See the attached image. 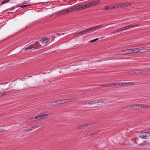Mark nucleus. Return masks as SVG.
Here are the masks:
<instances>
[{"label": "nucleus", "instance_id": "nucleus-1", "mask_svg": "<svg viewBox=\"0 0 150 150\" xmlns=\"http://www.w3.org/2000/svg\"><path fill=\"white\" fill-rule=\"evenodd\" d=\"M48 115L47 114H41L39 115H37L36 116L33 117L31 118H30V120H31L32 121H34L36 119L38 120L41 119H42L45 118L47 117Z\"/></svg>", "mask_w": 150, "mask_h": 150}, {"label": "nucleus", "instance_id": "nucleus-2", "mask_svg": "<svg viewBox=\"0 0 150 150\" xmlns=\"http://www.w3.org/2000/svg\"><path fill=\"white\" fill-rule=\"evenodd\" d=\"M40 43L42 44V47L46 45L48 42H50V38L46 37H43L39 40Z\"/></svg>", "mask_w": 150, "mask_h": 150}, {"label": "nucleus", "instance_id": "nucleus-3", "mask_svg": "<svg viewBox=\"0 0 150 150\" xmlns=\"http://www.w3.org/2000/svg\"><path fill=\"white\" fill-rule=\"evenodd\" d=\"M139 137L143 139H148L150 138V133L142 132L139 134Z\"/></svg>", "mask_w": 150, "mask_h": 150}, {"label": "nucleus", "instance_id": "nucleus-4", "mask_svg": "<svg viewBox=\"0 0 150 150\" xmlns=\"http://www.w3.org/2000/svg\"><path fill=\"white\" fill-rule=\"evenodd\" d=\"M119 52L124 53L123 54H118L120 55H124L128 54H132L131 49H128L126 50H124L122 51H119Z\"/></svg>", "mask_w": 150, "mask_h": 150}, {"label": "nucleus", "instance_id": "nucleus-5", "mask_svg": "<svg viewBox=\"0 0 150 150\" xmlns=\"http://www.w3.org/2000/svg\"><path fill=\"white\" fill-rule=\"evenodd\" d=\"M68 12V11H67V10L64 9L63 10H61L56 13L55 14L56 16H57L67 13Z\"/></svg>", "mask_w": 150, "mask_h": 150}, {"label": "nucleus", "instance_id": "nucleus-6", "mask_svg": "<svg viewBox=\"0 0 150 150\" xmlns=\"http://www.w3.org/2000/svg\"><path fill=\"white\" fill-rule=\"evenodd\" d=\"M33 45V48L34 49H37L42 47L41 44H40L39 42H37L34 44H32Z\"/></svg>", "mask_w": 150, "mask_h": 150}, {"label": "nucleus", "instance_id": "nucleus-7", "mask_svg": "<svg viewBox=\"0 0 150 150\" xmlns=\"http://www.w3.org/2000/svg\"><path fill=\"white\" fill-rule=\"evenodd\" d=\"M145 50V49H144L143 48L142 49V50ZM131 50L132 54L139 52L141 51V49H140V48H136L133 49H131Z\"/></svg>", "mask_w": 150, "mask_h": 150}, {"label": "nucleus", "instance_id": "nucleus-8", "mask_svg": "<svg viewBox=\"0 0 150 150\" xmlns=\"http://www.w3.org/2000/svg\"><path fill=\"white\" fill-rule=\"evenodd\" d=\"M55 103H56V104H52V106L53 105H59L65 103V100L64 99L58 100L57 101H55Z\"/></svg>", "mask_w": 150, "mask_h": 150}, {"label": "nucleus", "instance_id": "nucleus-9", "mask_svg": "<svg viewBox=\"0 0 150 150\" xmlns=\"http://www.w3.org/2000/svg\"><path fill=\"white\" fill-rule=\"evenodd\" d=\"M130 5H131L130 3H122L121 4V5H120L119 6H118V4L117 5V6L116 7L117 8H121L122 7H127L129 6H130Z\"/></svg>", "mask_w": 150, "mask_h": 150}, {"label": "nucleus", "instance_id": "nucleus-10", "mask_svg": "<svg viewBox=\"0 0 150 150\" xmlns=\"http://www.w3.org/2000/svg\"><path fill=\"white\" fill-rule=\"evenodd\" d=\"M92 30V29L91 28L88 29L86 30H84L80 31V33H81V35H83L84 34H86V33L87 32H89L90 31Z\"/></svg>", "mask_w": 150, "mask_h": 150}, {"label": "nucleus", "instance_id": "nucleus-11", "mask_svg": "<svg viewBox=\"0 0 150 150\" xmlns=\"http://www.w3.org/2000/svg\"><path fill=\"white\" fill-rule=\"evenodd\" d=\"M130 106L134 109H136L138 108H141L142 106L141 104H136L132 105Z\"/></svg>", "mask_w": 150, "mask_h": 150}, {"label": "nucleus", "instance_id": "nucleus-12", "mask_svg": "<svg viewBox=\"0 0 150 150\" xmlns=\"http://www.w3.org/2000/svg\"><path fill=\"white\" fill-rule=\"evenodd\" d=\"M103 24H101L98 25H97L94 27H93L91 28L92 29V30H94L99 29L101 28L102 27H103Z\"/></svg>", "mask_w": 150, "mask_h": 150}, {"label": "nucleus", "instance_id": "nucleus-13", "mask_svg": "<svg viewBox=\"0 0 150 150\" xmlns=\"http://www.w3.org/2000/svg\"><path fill=\"white\" fill-rule=\"evenodd\" d=\"M107 102V100L105 99H98V100H97V103H105L106 102Z\"/></svg>", "mask_w": 150, "mask_h": 150}, {"label": "nucleus", "instance_id": "nucleus-14", "mask_svg": "<svg viewBox=\"0 0 150 150\" xmlns=\"http://www.w3.org/2000/svg\"><path fill=\"white\" fill-rule=\"evenodd\" d=\"M100 86H104L105 87H109L112 86V83H108L103 84L100 85Z\"/></svg>", "mask_w": 150, "mask_h": 150}, {"label": "nucleus", "instance_id": "nucleus-15", "mask_svg": "<svg viewBox=\"0 0 150 150\" xmlns=\"http://www.w3.org/2000/svg\"><path fill=\"white\" fill-rule=\"evenodd\" d=\"M64 100H65V103H66L69 102H71L75 101L76 100V98H73L71 99H65Z\"/></svg>", "mask_w": 150, "mask_h": 150}, {"label": "nucleus", "instance_id": "nucleus-16", "mask_svg": "<svg viewBox=\"0 0 150 150\" xmlns=\"http://www.w3.org/2000/svg\"><path fill=\"white\" fill-rule=\"evenodd\" d=\"M9 92L8 91L4 92H1V91H0V97H1L4 95H6L8 94Z\"/></svg>", "mask_w": 150, "mask_h": 150}, {"label": "nucleus", "instance_id": "nucleus-17", "mask_svg": "<svg viewBox=\"0 0 150 150\" xmlns=\"http://www.w3.org/2000/svg\"><path fill=\"white\" fill-rule=\"evenodd\" d=\"M138 71H138V73H140L142 74H144L147 73V71L145 70L141 69Z\"/></svg>", "mask_w": 150, "mask_h": 150}, {"label": "nucleus", "instance_id": "nucleus-18", "mask_svg": "<svg viewBox=\"0 0 150 150\" xmlns=\"http://www.w3.org/2000/svg\"><path fill=\"white\" fill-rule=\"evenodd\" d=\"M32 47H33V45H30L29 46L27 47H25L24 49V50L25 51H27V50H30V49H32V48H33Z\"/></svg>", "mask_w": 150, "mask_h": 150}, {"label": "nucleus", "instance_id": "nucleus-19", "mask_svg": "<svg viewBox=\"0 0 150 150\" xmlns=\"http://www.w3.org/2000/svg\"><path fill=\"white\" fill-rule=\"evenodd\" d=\"M112 7L110 5L105 6V8L103 9L104 11L105 10H110L112 9Z\"/></svg>", "mask_w": 150, "mask_h": 150}, {"label": "nucleus", "instance_id": "nucleus-20", "mask_svg": "<svg viewBox=\"0 0 150 150\" xmlns=\"http://www.w3.org/2000/svg\"><path fill=\"white\" fill-rule=\"evenodd\" d=\"M139 71H131L128 72V74H135L138 73Z\"/></svg>", "mask_w": 150, "mask_h": 150}, {"label": "nucleus", "instance_id": "nucleus-21", "mask_svg": "<svg viewBox=\"0 0 150 150\" xmlns=\"http://www.w3.org/2000/svg\"><path fill=\"white\" fill-rule=\"evenodd\" d=\"M112 86L115 85V86H120L123 85V84L122 83H112Z\"/></svg>", "mask_w": 150, "mask_h": 150}, {"label": "nucleus", "instance_id": "nucleus-22", "mask_svg": "<svg viewBox=\"0 0 150 150\" xmlns=\"http://www.w3.org/2000/svg\"><path fill=\"white\" fill-rule=\"evenodd\" d=\"M78 6L79 8V11L82 10L86 8L84 5H83L82 6L81 5L80 6Z\"/></svg>", "mask_w": 150, "mask_h": 150}, {"label": "nucleus", "instance_id": "nucleus-23", "mask_svg": "<svg viewBox=\"0 0 150 150\" xmlns=\"http://www.w3.org/2000/svg\"><path fill=\"white\" fill-rule=\"evenodd\" d=\"M123 85H128V84L133 85L134 83L133 82H123L122 83Z\"/></svg>", "mask_w": 150, "mask_h": 150}, {"label": "nucleus", "instance_id": "nucleus-24", "mask_svg": "<svg viewBox=\"0 0 150 150\" xmlns=\"http://www.w3.org/2000/svg\"><path fill=\"white\" fill-rule=\"evenodd\" d=\"M141 108H149L150 107V106L148 105H142L141 104Z\"/></svg>", "mask_w": 150, "mask_h": 150}, {"label": "nucleus", "instance_id": "nucleus-25", "mask_svg": "<svg viewBox=\"0 0 150 150\" xmlns=\"http://www.w3.org/2000/svg\"><path fill=\"white\" fill-rule=\"evenodd\" d=\"M120 30V29L119 28L118 29H117V30L113 31V32H111V33L110 34H113L117 32H119L120 31V30Z\"/></svg>", "mask_w": 150, "mask_h": 150}, {"label": "nucleus", "instance_id": "nucleus-26", "mask_svg": "<svg viewBox=\"0 0 150 150\" xmlns=\"http://www.w3.org/2000/svg\"><path fill=\"white\" fill-rule=\"evenodd\" d=\"M144 45H145V43H141L138 44L136 45L135 47H139V46Z\"/></svg>", "mask_w": 150, "mask_h": 150}, {"label": "nucleus", "instance_id": "nucleus-27", "mask_svg": "<svg viewBox=\"0 0 150 150\" xmlns=\"http://www.w3.org/2000/svg\"><path fill=\"white\" fill-rule=\"evenodd\" d=\"M81 35V33H80V32H79L75 33L74 34V36L75 37H77L78 36H79Z\"/></svg>", "mask_w": 150, "mask_h": 150}, {"label": "nucleus", "instance_id": "nucleus-28", "mask_svg": "<svg viewBox=\"0 0 150 150\" xmlns=\"http://www.w3.org/2000/svg\"><path fill=\"white\" fill-rule=\"evenodd\" d=\"M96 103H97V100L89 102L88 103V104L89 105H92Z\"/></svg>", "mask_w": 150, "mask_h": 150}, {"label": "nucleus", "instance_id": "nucleus-29", "mask_svg": "<svg viewBox=\"0 0 150 150\" xmlns=\"http://www.w3.org/2000/svg\"><path fill=\"white\" fill-rule=\"evenodd\" d=\"M90 4H91L90 3H88V4H86L85 5H85V8H88L91 7Z\"/></svg>", "mask_w": 150, "mask_h": 150}, {"label": "nucleus", "instance_id": "nucleus-30", "mask_svg": "<svg viewBox=\"0 0 150 150\" xmlns=\"http://www.w3.org/2000/svg\"><path fill=\"white\" fill-rule=\"evenodd\" d=\"M73 9L74 11H76V10L79 11V8L78 6L76 7H74L73 8Z\"/></svg>", "mask_w": 150, "mask_h": 150}, {"label": "nucleus", "instance_id": "nucleus-31", "mask_svg": "<svg viewBox=\"0 0 150 150\" xmlns=\"http://www.w3.org/2000/svg\"><path fill=\"white\" fill-rule=\"evenodd\" d=\"M90 4H91L90 5H91V6H93L96 5V2H95V1H93V2H91V3H90Z\"/></svg>", "mask_w": 150, "mask_h": 150}, {"label": "nucleus", "instance_id": "nucleus-32", "mask_svg": "<svg viewBox=\"0 0 150 150\" xmlns=\"http://www.w3.org/2000/svg\"><path fill=\"white\" fill-rule=\"evenodd\" d=\"M30 5V4H28V5H21L19 7L21 8H23L25 7H26V6H29Z\"/></svg>", "mask_w": 150, "mask_h": 150}, {"label": "nucleus", "instance_id": "nucleus-33", "mask_svg": "<svg viewBox=\"0 0 150 150\" xmlns=\"http://www.w3.org/2000/svg\"><path fill=\"white\" fill-rule=\"evenodd\" d=\"M98 40V38H96V39H94V40H91L89 42L91 43V42H94Z\"/></svg>", "mask_w": 150, "mask_h": 150}, {"label": "nucleus", "instance_id": "nucleus-34", "mask_svg": "<svg viewBox=\"0 0 150 150\" xmlns=\"http://www.w3.org/2000/svg\"><path fill=\"white\" fill-rule=\"evenodd\" d=\"M16 8V7L15 6H13V7H11L10 8H8L7 10V11L8 10H12L14 9H15Z\"/></svg>", "mask_w": 150, "mask_h": 150}, {"label": "nucleus", "instance_id": "nucleus-35", "mask_svg": "<svg viewBox=\"0 0 150 150\" xmlns=\"http://www.w3.org/2000/svg\"><path fill=\"white\" fill-rule=\"evenodd\" d=\"M128 25L129 27V28L132 27H134L136 26H137L138 25Z\"/></svg>", "mask_w": 150, "mask_h": 150}, {"label": "nucleus", "instance_id": "nucleus-36", "mask_svg": "<svg viewBox=\"0 0 150 150\" xmlns=\"http://www.w3.org/2000/svg\"><path fill=\"white\" fill-rule=\"evenodd\" d=\"M67 11H68V13L69 12H72L74 11L73 9V8H70L69 9H66Z\"/></svg>", "mask_w": 150, "mask_h": 150}, {"label": "nucleus", "instance_id": "nucleus-37", "mask_svg": "<svg viewBox=\"0 0 150 150\" xmlns=\"http://www.w3.org/2000/svg\"><path fill=\"white\" fill-rule=\"evenodd\" d=\"M120 31H123V30H125V26L120 28Z\"/></svg>", "mask_w": 150, "mask_h": 150}, {"label": "nucleus", "instance_id": "nucleus-38", "mask_svg": "<svg viewBox=\"0 0 150 150\" xmlns=\"http://www.w3.org/2000/svg\"><path fill=\"white\" fill-rule=\"evenodd\" d=\"M54 38H55V37L54 36H52L51 39H50V42H52V40H53L54 39Z\"/></svg>", "mask_w": 150, "mask_h": 150}, {"label": "nucleus", "instance_id": "nucleus-39", "mask_svg": "<svg viewBox=\"0 0 150 150\" xmlns=\"http://www.w3.org/2000/svg\"><path fill=\"white\" fill-rule=\"evenodd\" d=\"M146 144H144V143H142V144H138V146H144Z\"/></svg>", "mask_w": 150, "mask_h": 150}, {"label": "nucleus", "instance_id": "nucleus-40", "mask_svg": "<svg viewBox=\"0 0 150 150\" xmlns=\"http://www.w3.org/2000/svg\"><path fill=\"white\" fill-rule=\"evenodd\" d=\"M30 131V129H25L24 131L25 132H28V131Z\"/></svg>", "mask_w": 150, "mask_h": 150}, {"label": "nucleus", "instance_id": "nucleus-41", "mask_svg": "<svg viewBox=\"0 0 150 150\" xmlns=\"http://www.w3.org/2000/svg\"><path fill=\"white\" fill-rule=\"evenodd\" d=\"M95 1V2H96V4H99L100 2V1L99 0H97L96 1Z\"/></svg>", "mask_w": 150, "mask_h": 150}, {"label": "nucleus", "instance_id": "nucleus-42", "mask_svg": "<svg viewBox=\"0 0 150 150\" xmlns=\"http://www.w3.org/2000/svg\"><path fill=\"white\" fill-rule=\"evenodd\" d=\"M35 128V127L34 126L32 127L30 129V131H31L33 129Z\"/></svg>", "mask_w": 150, "mask_h": 150}, {"label": "nucleus", "instance_id": "nucleus-43", "mask_svg": "<svg viewBox=\"0 0 150 150\" xmlns=\"http://www.w3.org/2000/svg\"><path fill=\"white\" fill-rule=\"evenodd\" d=\"M40 125H37L36 126H34V127H35V128H36L37 127H40Z\"/></svg>", "mask_w": 150, "mask_h": 150}, {"label": "nucleus", "instance_id": "nucleus-44", "mask_svg": "<svg viewBox=\"0 0 150 150\" xmlns=\"http://www.w3.org/2000/svg\"><path fill=\"white\" fill-rule=\"evenodd\" d=\"M83 125H82L80 126H79V127H78V128L79 129H81V128L82 127H83Z\"/></svg>", "mask_w": 150, "mask_h": 150}, {"label": "nucleus", "instance_id": "nucleus-45", "mask_svg": "<svg viewBox=\"0 0 150 150\" xmlns=\"http://www.w3.org/2000/svg\"><path fill=\"white\" fill-rule=\"evenodd\" d=\"M125 29L126 30L127 29H128L129 28V27L128 25L126 26H125Z\"/></svg>", "mask_w": 150, "mask_h": 150}, {"label": "nucleus", "instance_id": "nucleus-46", "mask_svg": "<svg viewBox=\"0 0 150 150\" xmlns=\"http://www.w3.org/2000/svg\"><path fill=\"white\" fill-rule=\"evenodd\" d=\"M83 127H84L87 125V124H83Z\"/></svg>", "mask_w": 150, "mask_h": 150}, {"label": "nucleus", "instance_id": "nucleus-47", "mask_svg": "<svg viewBox=\"0 0 150 150\" xmlns=\"http://www.w3.org/2000/svg\"><path fill=\"white\" fill-rule=\"evenodd\" d=\"M56 34L58 36L61 35V34L59 33H57Z\"/></svg>", "mask_w": 150, "mask_h": 150}, {"label": "nucleus", "instance_id": "nucleus-48", "mask_svg": "<svg viewBox=\"0 0 150 150\" xmlns=\"http://www.w3.org/2000/svg\"><path fill=\"white\" fill-rule=\"evenodd\" d=\"M150 69H148V71H147V73H150Z\"/></svg>", "mask_w": 150, "mask_h": 150}, {"label": "nucleus", "instance_id": "nucleus-49", "mask_svg": "<svg viewBox=\"0 0 150 150\" xmlns=\"http://www.w3.org/2000/svg\"><path fill=\"white\" fill-rule=\"evenodd\" d=\"M121 53H122V52H119V51H118V55H119V54H122Z\"/></svg>", "mask_w": 150, "mask_h": 150}, {"label": "nucleus", "instance_id": "nucleus-50", "mask_svg": "<svg viewBox=\"0 0 150 150\" xmlns=\"http://www.w3.org/2000/svg\"><path fill=\"white\" fill-rule=\"evenodd\" d=\"M115 6H113V7H112V9H114V8H115Z\"/></svg>", "mask_w": 150, "mask_h": 150}, {"label": "nucleus", "instance_id": "nucleus-51", "mask_svg": "<svg viewBox=\"0 0 150 150\" xmlns=\"http://www.w3.org/2000/svg\"><path fill=\"white\" fill-rule=\"evenodd\" d=\"M3 130H2L1 129H0V131H3Z\"/></svg>", "mask_w": 150, "mask_h": 150}, {"label": "nucleus", "instance_id": "nucleus-52", "mask_svg": "<svg viewBox=\"0 0 150 150\" xmlns=\"http://www.w3.org/2000/svg\"><path fill=\"white\" fill-rule=\"evenodd\" d=\"M53 103V102H51V103Z\"/></svg>", "mask_w": 150, "mask_h": 150}, {"label": "nucleus", "instance_id": "nucleus-53", "mask_svg": "<svg viewBox=\"0 0 150 150\" xmlns=\"http://www.w3.org/2000/svg\"><path fill=\"white\" fill-rule=\"evenodd\" d=\"M1 5V4H0V6Z\"/></svg>", "mask_w": 150, "mask_h": 150}]
</instances>
